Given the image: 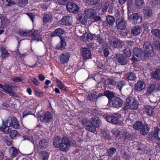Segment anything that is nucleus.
Wrapping results in <instances>:
<instances>
[{
    "label": "nucleus",
    "mask_w": 160,
    "mask_h": 160,
    "mask_svg": "<svg viewBox=\"0 0 160 160\" xmlns=\"http://www.w3.org/2000/svg\"><path fill=\"white\" fill-rule=\"evenodd\" d=\"M19 123L17 119L14 117H12L11 127L13 128L17 129L19 128Z\"/></svg>",
    "instance_id": "nucleus-31"
},
{
    "label": "nucleus",
    "mask_w": 160,
    "mask_h": 160,
    "mask_svg": "<svg viewBox=\"0 0 160 160\" xmlns=\"http://www.w3.org/2000/svg\"><path fill=\"white\" fill-rule=\"evenodd\" d=\"M9 151L11 157L12 158L15 157L19 152L18 150L13 147L10 148Z\"/></svg>",
    "instance_id": "nucleus-28"
},
{
    "label": "nucleus",
    "mask_w": 160,
    "mask_h": 160,
    "mask_svg": "<svg viewBox=\"0 0 160 160\" xmlns=\"http://www.w3.org/2000/svg\"><path fill=\"white\" fill-rule=\"evenodd\" d=\"M52 18V16L50 14H45L43 18L44 23H45L50 22Z\"/></svg>",
    "instance_id": "nucleus-40"
},
{
    "label": "nucleus",
    "mask_w": 160,
    "mask_h": 160,
    "mask_svg": "<svg viewBox=\"0 0 160 160\" xmlns=\"http://www.w3.org/2000/svg\"><path fill=\"white\" fill-rule=\"evenodd\" d=\"M35 92L36 95L38 97H41L43 96V94L42 92L38 91H35Z\"/></svg>",
    "instance_id": "nucleus-62"
},
{
    "label": "nucleus",
    "mask_w": 160,
    "mask_h": 160,
    "mask_svg": "<svg viewBox=\"0 0 160 160\" xmlns=\"http://www.w3.org/2000/svg\"><path fill=\"white\" fill-rule=\"evenodd\" d=\"M48 144V139H42L39 142V147L40 148H45Z\"/></svg>",
    "instance_id": "nucleus-33"
},
{
    "label": "nucleus",
    "mask_w": 160,
    "mask_h": 160,
    "mask_svg": "<svg viewBox=\"0 0 160 160\" xmlns=\"http://www.w3.org/2000/svg\"><path fill=\"white\" fill-rule=\"evenodd\" d=\"M103 53L105 57H107L108 56L109 53V50L108 48L105 49L103 50Z\"/></svg>",
    "instance_id": "nucleus-61"
},
{
    "label": "nucleus",
    "mask_w": 160,
    "mask_h": 160,
    "mask_svg": "<svg viewBox=\"0 0 160 160\" xmlns=\"http://www.w3.org/2000/svg\"><path fill=\"white\" fill-rule=\"evenodd\" d=\"M12 80L14 82H19L22 80V78L19 77H15L13 78Z\"/></svg>",
    "instance_id": "nucleus-60"
},
{
    "label": "nucleus",
    "mask_w": 160,
    "mask_h": 160,
    "mask_svg": "<svg viewBox=\"0 0 160 160\" xmlns=\"http://www.w3.org/2000/svg\"><path fill=\"white\" fill-rule=\"evenodd\" d=\"M143 12L144 15L146 17L148 18L152 15V10L149 7H145L143 9Z\"/></svg>",
    "instance_id": "nucleus-27"
},
{
    "label": "nucleus",
    "mask_w": 160,
    "mask_h": 160,
    "mask_svg": "<svg viewBox=\"0 0 160 160\" xmlns=\"http://www.w3.org/2000/svg\"><path fill=\"white\" fill-rule=\"evenodd\" d=\"M145 84L141 81H138L135 86V90L136 91H140L145 89Z\"/></svg>",
    "instance_id": "nucleus-18"
},
{
    "label": "nucleus",
    "mask_w": 160,
    "mask_h": 160,
    "mask_svg": "<svg viewBox=\"0 0 160 160\" xmlns=\"http://www.w3.org/2000/svg\"><path fill=\"white\" fill-rule=\"evenodd\" d=\"M56 83L57 87L61 90L65 91L67 90L66 88L65 85L62 82L58 79H56Z\"/></svg>",
    "instance_id": "nucleus-35"
},
{
    "label": "nucleus",
    "mask_w": 160,
    "mask_h": 160,
    "mask_svg": "<svg viewBox=\"0 0 160 160\" xmlns=\"http://www.w3.org/2000/svg\"><path fill=\"white\" fill-rule=\"evenodd\" d=\"M9 127H10L8 126L3 125L0 127V130L5 134H8L9 133L10 131V128Z\"/></svg>",
    "instance_id": "nucleus-44"
},
{
    "label": "nucleus",
    "mask_w": 160,
    "mask_h": 160,
    "mask_svg": "<svg viewBox=\"0 0 160 160\" xmlns=\"http://www.w3.org/2000/svg\"><path fill=\"white\" fill-rule=\"evenodd\" d=\"M93 36L90 33H85L81 37V39L84 42H87L91 40L93 38Z\"/></svg>",
    "instance_id": "nucleus-23"
},
{
    "label": "nucleus",
    "mask_w": 160,
    "mask_h": 160,
    "mask_svg": "<svg viewBox=\"0 0 160 160\" xmlns=\"http://www.w3.org/2000/svg\"><path fill=\"white\" fill-rule=\"evenodd\" d=\"M111 132L114 137H118L120 134V131L116 128L113 129Z\"/></svg>",
    "instance_id": "nucleus-51"
},
{
    "label": "nucleus",
    "mask_w": 160,
    "mask_h": 160,
    "mask_svg": "<svg viewBox=\"0 0 160 160\" xmlns=\"http://www.w3.org/2000/svg\"><path fill=\"white\" fill-rule=\"evenodd\" d=\"M152 77L157 79H160V69H157L151 73Z\"/></svg>",
    "instance_id": "nucleus-36"
},
{
    "label": "nucleus",
    "mask_w": 160,
    "mask_h": 160,
    "mask_svg": "<svg viewBox=\"0 0 160 160\" xmlns=\"http://www.w3.org/2000/svg\"><path fill=\"white\" fill-rule=\"evenodd\" d=\"M67 8L70 12L73 13H77L79 9V8L77 5L74 3L70 2L67 4Z\"/></svg>",
    "instance_id": "nucleus-13"
},
{
    "label": "nucleus",
    "mask_w": 160,
    "mask_h": 160,
    "mask_svg": "<svg viewBox=\"0 0 160 160\" xmlns=\"http://www.w3.org/2000/svg\"><path fill=\"white\" fill-rule=\"evenodd\" d=\"M106 19L108 23L110 25L113 24L115 20L113 16L109 15H108Z\"/></svg>",
    "instance_id": "nucleus-43"
},
{
    "label": "nucleus",
    "mask_w": 160,
    "mask_h": 160,
    "mask_svg": "<svg viewBox=\"0 0 160 160\" xmlns=\"http://www.w3.org/2000/svg\"><path fill=\"white\" fill-rule=\"evenodd\" d=\"M33 32V29L30 30H21L19 31V35L21 36L26 37L28 36H31Z\"/></svg>",
    "instance_id": "nucleus-29"
},
{
    "label": "nucleus",
    "mask_w": 160,
    "mask_h": 160,
    "mask_svg": "<svg viewBox=\"0 0 160 160\" xmlns=\"http://www.w3.org/2000/svg\"><path fill=\"white\" fill-rule=\"evenodd\" d=\"M127 104L125 106L124 110L126 111L131 108L135 109L138 108V104L134 98L132 97L128 98L126 99Z\"/></svg>",
    "instance_id": "nucleus-2"
},
{
    "label": "nucleus",
    "mask_w": 160,
    "mask_h": 160,
    "mask_svg": "<svg viewBox=\"0 0 160 160\" xmlns=\"http://www.w3.org/2000/svg\"><path fill=\"white\" fill-rule=\"evenodd\" d=\"M116 151V150L114 148H111L107 151V154L108 156H111L115 153Z\"/></svg>",
    "instance_id": "nucleus-50"
},
{
    "label": "nucleus",
    "mask_w": 160,
    "mask_h": 160,
    "mask_svg": "<svg viewBox=\"0 0 160 160\" xmlns=\"http://www.w3.org/2000/svg\"><path fill=\"white\" fill-rule=\"evenodd\" d=\"M60 41L56 46V48L58 50H62L64 49L66 46V42L64 38L60 37Z\"/></svg>",
    "instance_id": "nucleus-25"
},
{
    "label": "nucleus",
    "mask_w": 160,
    "mask_h": 160,
    "mask_svg": "<svg viewBox=\"0 0 160 160\" xmlns=\"http://www.w3.org/2000/svg\"><path fill=\"white\" fill-rule=\"evenodd\" d=\"M53 145L62 151H67L71 145V141L66 137L58 136L54 139Z\"/></svg>",
    "instance_id": "nucleus-1"
},
{
    "label": "nucleus",
    "mask_w": 160,
    "mask_h": 160,
    "mask_svg": "<svg viewBox=\"0 0 160 160\" xmlns=\"http://www.w3.org/2000/svg\"><path fill=\"white\" fill-rule=\"evenodd\" d=\"M133 52L134 55L138 58L143 60L147 58V55L144 52H143L141 49L135 48L134 49Z\"/></svg>",
    "instance_id": "nucleus-9"
},
{
    "label": "nucleus",
    "mask_w": 160,
    "mask_h": 160,
    "mask_svg": "<svg viewBox=\"0 0 160 160\" xmlns=\"http://www.w3.org/2000/svg\"><path fill=\"white\" fill-rule=\"evenodd\" d=\"M1 56L2 58L5 59L9 57V54L5 48L2 47L1 49Z\"/></svg>",
    "instance_id": "nucleus-34"
},
{
    "label": "nucleus",
    "mask_w": 160,
    "mask_h": 160,
    "mask_svg": "<svg viewBox=\"0 0 160 160\" xmlns=\"http://www.w3.org/2000/svg\"><path fill=\"white\" fill-rule=\"evenodd\" d=\"M32 40L31 42L32 43L34 40H36V41L38 42L42 41V37L41 35L38 33L37 30L33 29V32L32 34L31 35Z\"/></svg>",
    "instance_id": "nucleus-16"
},
{
    "label": "nucleus",
    "mask_w": 160,
    "mask_h": 160,
    "mask_svg": "<svg viewBox=\"0 0 160 160\" xmlns=\"http://www.w3.org/2000/svg\"><path fill=\"white\" fill-rule=\"evenodd\" d=\"M128 20L134 24H137L141 22L142 19L141 17L137 13L132 14L129 16Z\"/></svg>",
    "instance_id": "nucleus-4"
},
{
    "label": "nucleus",
    "mask_w": 160,
    "mask_h": 160,
    "mask_svg": "<svg viewBox=\"0 0 160 160\" xmlns=\"http://www.w3.org/2000/svg\"><path fill=\"white\" fill-rule=\"evenodd\" d=\"M116 26L120 29H123L126 28V23L122 17L118 18L116 21Z\"/></svg>",
    "instance_id": "nucleus-15"
},
{
    "label": "nucleus",
    "mask_w": 160,
    "mask_h": 160,
    "mask_svg": "<svg viewBox=\"0 0 160 160\" xmlns=\"http://www.w3.org/2000/svg\"><path fill=\"white\" fill-rule=\"evenodd\" d=\"M158 85H156L155 86L154 85H151L149 86L147 89V91L149 93H151L154 91H155L156 89L158 88Z\"/></svg>",
    "instance_id": "nucleus-41"
},
{
    "label": "nucleus",
    "mask_w": 160,
    "mask_h": 160,
    "mask_svg": "<svg viewBox=\"0 0 160 160\" xmlns=\"http://www.w3.org/2000/svg\"><path fill=\"white\" fill-rule=\"evenodd\" d=\"M80 51L83 60H86L91 57L92 54L88 48H82Z\"/></svg>",
    "instance_id": "nucleus-5"
},
{
    "label": "nucleus",
    "mask_w": 160,
    "mask_h": 160,
    "mask_svg": "<svg viewBox=\"0 0 160 160\" xmlns=\"http://www.w3.org/2000/svg\"><path fill=\"white\" fill-rule=\"evenodd\" d=\"M104 94L109 99L112 98L114 96V93L109 91H105L104 92Z\"/></svg>",
    "instance_id": "nucleus-45"
},
{
    "label": "nucleus",
    "mask_w": 160,
    "mask_h": 160,
    "mask_svg": "<svg viewBox=\"0 0 160 160\" xmlns=\"http://www.w3.org/2000/svg\"><path fill=\"white\" fill-rule=\"evenodd\" d=\"M135 3L136 6L139 8H141L145 4L144 0H135Z\"/></svg>",
    "instance_id": "nucleus-37"
},
{
    "label": "nucleus",
    "mask_w": 160,
    "mask_h": 160,
    "mask_svg": "<svg viewBox=\"0 0 160 160\" xmlns=\"http://www.w3.org/2000/svg\"><path fill=\"white\" fill-rule=\"evenodd\" d=\"M136 78L135 74L132 72L128 73L127 75V78L130 80H134Z\"/></svg>",
    "instance_id": "nucleus-49"
},
{
    "label": "nucleus",
    "mask_w": 160,
    "mask_h": 160,
    "mask_svg": "<svg viewBox=\"0 0 160 160\" xmlns=\"http://www.w3.org/2000/svg\"><path fill=\"white\" fill-rule=\"evenodd\" d=\"M144 52L148 57L153 55L152 48L150 43L148 42H146L144 45Z\"/></svg>",
    "instance_id": "nucleus-8"
},
{
    "label": "nucleus",
    "mask_w": 160,
    "mask_h": 160,
    "mask_svg": "<svg viewBox=\"0 0 160 160\" xmlns=\"http://www.w3.org/2000/svg\"><path fill=\"white\" fill-rule=\"evenodd\" d=\"M84 127L89 131L94 132L96 131V128L92 125L90 121L87 119H83L81 122Z\"/></svg>",
    "instance_id": "nucleus-6"
},
{
    "label": "nucleus",
    "mask_w": 160,
    "mask_h": 160,
    "mask_svg": "<svg viewBox=\"0 0 160 160\" xmlns=\"http://www.w3.org/2000/svg\"><path fill=\"white\" fill-rule=\"evenodd\" d=\"M109 41L111 45L114 48H117L122 46V43L117 38L114 37H110Z\"/></svg>",
    "instance_id": "nucleus-10"
},
{
    "label": "nucleus",
    "mask_w": 160,
    "mask_h": 160,
    "mask_svg": "<svg viewBox=\"0 0 160 160\" xmlns=\"http://www.w3.org/2000/svg\"><path fill=\"white\" fill-rule=\"evenodd\" d=\"M101 0H87L88 3L91 5H94L98 3Z\"/></svg>",
    "instance_id": "nucleus-52"
},
{
    "label": "nucleus",
    "mask_w": 160,
    "mask_h": 160,
    "mask_svg": "<svg viewBox=\"0 0 160 160\" xmlns=\"http://www.w3.org/2000/svg\"><path fill=\"white\" fill-rule=\"evenodd\" d=\"M31 80L34 84L37 86L39 85L40 82L37 79L33 78L31 79Z\"/></svg>",
    "instance_id": "nucleus-59"
},
{
    "label": "nucleus",
    "mask_w": 160,
    "mask_h": 160,
    "mask_svg": "<svg viewBox=\"0 0 160 160\" xmlns=\"http://www.w3.org/2000/svg\"><path fill=\"white\" fill-rule=\"evenodd\" d=\"M28 2V0H18V4L20 6L24 7L27 5Z\"/></svg>",
    "instance_id": "nucleus-47"
},
{
    "label": "nucleus",
    "mask_w": 160,
    "mask_h": 160,
    "mask_svg": "<svg viewBox=\"0 0 160 160\" xmlns=\"http://www.w3.org/2000/svg\"><path fill=\"white\" fill-rule=\"evenodd\" d=\"M61 23L62 25H71L72 23V18L70 16H66L62 18Z\"/></svg>",
    "instance_id": "nucleus-20"
},
{
    "label": "nucleus",
    "mask_w": 160,
    "mask_h": 160,
    "mask_svg": "<svg viewBox=\"0 0 160 160\" xmlns=\"http://www.w3.org/2000/svg\"><path fill=\"white\" fill-rule=\"evenodd\" d=\"M49 156L48 153L45 151H42L39 154V159L40 160H48Z\"/></svg>",
    "instance_id": "nucleus-32"
},
{
    "label": "nucleus",
    "mask_w": 160,
    "mask_h": 160,
    "mask_svg": "<svg viewBox=\"0 0 160 160\" xmlns=\"http://www.w3.org/2000/svg\"><path fill=\"white\" fill-rule=\"evenodd\" d=\"M125 85V82L124 81H121L118 83L117 85L120 91L121 90L122 88Z\"/></svg>",
    "instance_id": "nucleus-53"
},
{
    "label": "nucleus",
    "mask_w": 160,
    "mask_h": 160,
    "mask_svg": "<svg viewBox=\"0 0 160 160\" xmlns=\"http://www.w3.org/2000/svg\"><path fill=\"white\" fill-rule=\"evenodd\" d=\"M64 33V31L61 28H58L56 29L54 31L51 33L50 36L51 37H54L56 36H59L60 38V36Z\"/></svg>",
    "instance_id": "nucleus-26"
},
{
    "label": "nucleus",
    "mask_w": 160,
    "mask_h": 160,
    "mask_svg": "<svg viewBox=\"0 0 160 160\" xmlns=\"http://www.w3.org/2000/svg\"><path fill=\"white\" fill-rule=\"evenodd\" d=\"M122 103V100L118 97H114L110 102V104L112 107L116 108L121 107Z\"/></svg>",
    "instance_id": "nucleus-12"
},
{
    "label": "nucleus",
    "mask_w": 160,
    "mask_h": 160,
    "mask_svg": "<svg viewBox=\"0 0 160 160\" xmlns=\"http://www.w3.org/2000/svg\"><path fill=\"white\" fill-rule=\"evenodd\" d=\"M141 28L138 26H135L133 27L131 30V33L134 36L139 35L142 32Z\"/></svg>",
    "instance_id": "nucleus-21"
},
{
    "label": "nucleus",
    "mask_w": 160,
    "mask_h": 160,
    "mask_svg": "<svg viewBox=\"0 0 160 160\" xmlns=\"http://www.w3.org/2000/svg\"><path fill=\"white\" fill-rule=\"evenodd\" d=\"M70 55L68 52H64L61 54L60 56V62L62 64H64L68 60Z\"/></svg>",
    "instance_id": "nucleus-17"
},
{
    "label": "nucleus",
    "mask_w": 160,
    "mask_h": 160,
    "mask_svg": "<svg viewBox=\"0 0 160 160\" xmlns=\"http://www.w3.org/2000/svg\"><path fill=\"white\" fill-rule=\"evenodd\" d=\"M106 83L108 84L114 85L116 84V82L112 79H108L106 81Z\"/></svg>",
    "instance_id": "nucleus-55"
},
{
    "label": "nucleus",
    "mask_w": 160,
    "mask_h": 160,
    "mask_svg": "<svg viewBox=\"0 0 160 160\" xmlns=\"http://www.w3.org/2000/svg\"><path fill=\"white\" fill-rule=\"evenodd\" d=\"M101 124L100 119L98 117H95L92 119L91 125L93 127L99 128Z\"/></svg>",
    "instance_id": "nucleus-24"
},
{
    "label": "nucleus",
    "mask_w": 160,
    "mask_h": 160,
    "mask_svg": "<svg viewBox=\"0 0 160 160\" xmlns=\"http://www.w3.org/2000/svg\"><path fill=\"white\" fill-rule=\"evenodd\" d=\"M124 52L126 55L128 57H130L131 55V52L130 49L128 48H127L124 50Z\"/></svg>",
    "instance_id": "nucleus-54"
},
{
    "label": "nucleus",
    "mask_w": 160,
    "mask_h": 160,
    "mask_svg": "<svg viewBox=\"0 0 160 160\" xmlns=\"http://www.w3.org/2000/svg\"><path fill=\"white\" fill-rule=\"evenodd\" d=\"M116 60L117 62L122 65L126 64L127 62L126 58L122 54L116 56Z\"/></svg>",
    "instance_id": "nucleus-19"
},
{
    "label": "nucleus",
    "mask_w": 160,
    "mask_h": 160,
    "mask_svg": "<svg viewBox=\"0 0 160 160\" xmlns=\"http://www.w3.org/2000/svg\"><path fill=\"white\" fill-rule=\"evenodd\" d=\"M149 129L147 125H143L140 130V132L142 135H145L148 133Z\"/></svg>",
    "instance_id": "nucleus-30"
},
{
    "label": "nucleus",
    "mask_w": 160,
    "mask_h": 160,
    "mask_svg": "<svg viewBox=\"0 0 160 160\" xmlns=\"http://www.w3.org/2000/svg\"><path fill=\"white\" fill-rule=\"evenodd\" d=\"M40 118L43 121L48 122H51L52 119V116L50 112H47L45 113L43 116L41 117Z\"/></svg>",
    "instance_id": "nucleus-22"
},
{
    "label": "nucleus",
    "mask_w": 160,
    "mask_h": 160,
    "mask_svg": "<svg viewBox=\"0 0 160 160\" xmlns=\"http://www.w3.org/2000/svg\"><path fill=\"white\" fill-rule=\"evenodd\" d=\"M92 19H93V21L96 22L97 21H100L101 18L99 16H97L96 15L94 17V18H93Z\"/></svg>",
    "instance_id": "nucleus-64"
},
{
    "label": "nucleus",
    "mask_w": 160,
    "mask_h": 160,
    "mask_svg": "<svg viewBox=\"0 0 160 160\" xmlns=\"http://www.w3.org/2000/svg\"><path fill=\"white\" fill-rule=\"evenodd\" d=\"M156 102H153V105L151 106L147 105L144 107V109L147 115L153 116L154 114L153 109L155 108V106L157 105Z\"/></svg>",
    "instance_id": "nucleus-11"
},
{
    "label": "nucleus",
    "mask_w": 160,
    "mask_h": 160,
    "mask_svg": "<svg viewBox=\"0 0 160 160\" xmlns=\"http://www.w3.org/2000/svg\"><path fill=\"white\" fill-rule=\"evenodd\" d=\"M84 13L86 16L90 19H92L97 15V13L92 9H86L84 11Z\"/></svg>",
    "instance_id": "nucleus-14"
},
{
    "label": "nucleus",
    "mask_w": 160,
    "mask_h": 160,
    "mask_svg": "<svg viewBox=\"0 0 160 160\" xmlns=\"http://www.w3.org/2000/svg\"><path fill=\"white\" fill-rule=\"evenodd\" d=\"M143 124L140 121H137L133 125V128L136 130H140Z\"/></svg>",
    "instance_id": "nucleus-39"
},
{
    "label": "nucleus",
    "mask_w": 160,
    "mask_h": 160,
    "mask_svg": "<svg viewBox=\"0 0 160 160\" xmlns=\"http://www.w3.org/2000/svg\"><path fill=\"white\" fill-rule=\"evenodd\" d=\"M38 78L41 81H43L45 79V76L42 74H39L38 76Z\"/></svg>",
    "instance_id": "nucleus-63"
},
{
    "label": "nucleus",
    "mask_w": 160,
    "mask_h": 160,
    "mask_svg": "<svg viewBox=\"0 0 160 160\" xmlns=\"http://www.w3.org/2000/svg\"><path fill=\"white\" fill-rule=\"evenodd\" d=\"M16 86H12V85H3L2 84V86L1 88L3 89V91L8 93L11 96H16L17 94L15 92H13L12 89L13 88Z\"/></svg>",
    "instance_id": "nucleus-3"
},
{
    "label": "nucleus",
    "mask_w": 160,
    "mask_h": 160,
    "mask_svg": "<svg viewBox=\"0 0 160 160\" xmlns=\"http://www.w3.org/2000/svg\"><path fill=\"white\" fill-rule=\"evenodd\" d=\"M109 5V3L108 2H106L104 4L102 7V11L103 12H104L106 10Z\"/></svg>",
    "instance_id": "nucleus-57"
},
{
    "label": "nucleus",
    "mask_w": 160,
    "mask_h": 160,
    "mask_svg": "<svg viewBox=\"0 0 160 160\" xmlns=\"http://www.w3.org/2000/svg\"><path fill=\"white\" fill-rule=\"evenodd\" d=\"M19 134L17 131L16 130H12L10 132V136L13 139H15L17 137H19Z\"/></svg>",
    "instance_id": "nucleus-42"
},
{
    "label": "nucleus",
    "mask_w": 160,
    "mask_h": 160,
    "mask_svg": "<svg viewBox=\"0 0 160 160\" xmlns=\"http://www.w3.org/2000/svg\"><path fill=\"white\" fill-rule=\"evenodd\" d=\"M12 120V117H8L6 119L2 121L3 126L11 127V123Z\"/></svg>",
    "instance_id": "nucleus-38"
},
{
    "label": "nucleus",
    "mask_w": 160,
    "mask_h": 160,
    "mask_svg": "<svg viewBox=\"0 0 160 160\" xmlns=\"http://www.w3.org/2000/svg\"><path fill=\"white\" fill-rule=\"evenodd\" d=\"M103 116L104 118L109 122L115 124H119L118 118L117 117L112 115H108L106 114H104Z\"/></svg>",
    "instance_id": "nucleus-7"
},
{
    "label": "nucleus",
    "mask_w": 160,
    "mask_h": 160,
    "mask_svg": "<svg viewBox=\"0 0 160 160\" xmlns=\"http://www.w3.org/2000/svg\"><path fill=\"white\" fill-rule=\"evenodd\" d=\"M42 63L43 62L42 59L40 58H38L35 64L32 66H30V67L31 68H34L37 66L38 67H40L41 66V65L42 64Z\"/></svg>",
    "instance_id": "nucleus-48"
},
{
    "label": "nucleus",
    "mask_w": 160,
    "mask_h": 160,
    "mask_svg": "<svg viewBox=\"0 0 160 160\" xmlns=\"http://www.w3.org/2000/svg\"><path fill=\"white\" fill-rule=\"evenodd\" d=\"M151 33L157 38H160V30L158 29H155L151 31Z\"/></svg>",
    "instance_id": "nucleus-46"
},
{
    "label": "nucleus",
    "mask_w": 160,
    "mask_h": 160,
    "mask_svg": "<svg viewBox=\"0 0 160 160\" xmlns=\"http://www.w3.org/2000/svg\"><path fill=\"white\" fill-rule=\"evenodd\" d=\"M155 48L157 49H160V43L158 41H155L154 42Z\"/></svg>",
    "instance_id": "nucleus-58"
},
{
    "label": "nucleus",
    "mask_w": 160,
    "mask_h": 160,
    "mask_svg": "<svg viewBox=\"0 0 160 160\" xmlns=\"http://www.w3.org/2000/svg\"><path fill=\"white\" fill-rule=\"evenodd\" d=\"M88 98L90 100L93 101L95 98H98V96H96V95L92 94H91L90 95H89Z\"/></svg>",
    "instance_id": "nucleus-56"
}]
</instances>
